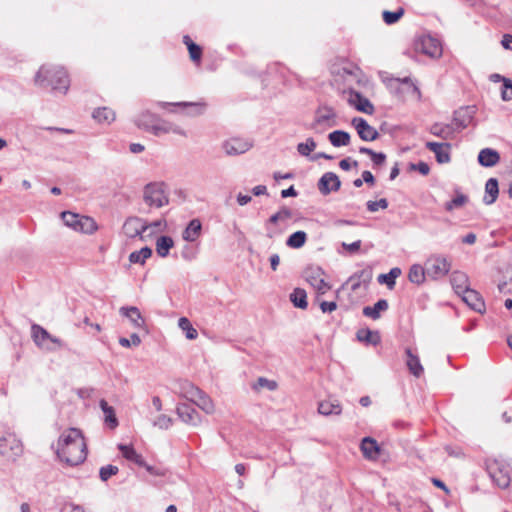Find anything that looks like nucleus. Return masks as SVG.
<instances>
[{"label": "nucleus", "instance_id": "37", "mask_svg": "<svg viewBox=\"0 0 512 512\" xmlns=\"http://www.w3.org/2000/svg\"><path fill=\"white\" fill-rule=\"evenodd\" d=\"M307 234L304 231H296L292 233L286 240V245L293 249H299L305 245Z\"/></svg>", "mask_w": 512, "mask_h": 512}, {"label": "nucleus", "instance_id": "23", "mask_svg": "<svg viewBox=\"0 0 512 512\" xmlns=\"http://www.w3.org/2000/svg\"><path fill=\"white\" fill-rule=\"evenodd\" d=\"M120 313L127 317L134 327L136 328H142L144 327L145 321L137 307L131 306V307H121Z\"/></svg>", "mask_w": 512, "mask_h": 512}, {"label": "nucleus", "instance_id": "61", "mask_svg": "<svg viewBox=\"0 0 512 512\" xmlns=\"http://www.w3.org/2000/svg\"><path fill=\"white\" fill-rule=\"evenodd\" d=\"M411 170H416L422 175H427L430 172V167L426 162H419L417 164L410 165Z\"/></svg>", "mask_w": 512, "mask_h": 512}, {"label": "nucleus", "instance_id": "19", "mask_svg": "<svg viewBox=\"0 0 512 512\" xmlns=\"http://www.w3.org/2000/svg\"><path fill=\"white\" fill-rule=\"evenodd\" d=\"M450 282L454 291L460 295L469 287V278L466 273L461 271H453L450 276Z\"/></svg>", "mask_w": 512, "mask_h": 512}, {"label": "nucleus", "instance_id": "31", "mask_svg": "<svg viewBox=\"0 0 512 512\" xmlns=\"http://www.w3.org/2000/svg\"><path fill=\"white\" fill-rule=\"evenodd\" d=\"M118 448L125 459L134 462L138 466L145 465L143 457L140 454H138L132 446L120 444Z\"/></svg>", "mask_w": 512, "mask_h": 512}, {"label": "nucleus", "instance_id": "42", "mask_svg": "<svg viewBox=\"0 0 512 512\" xmlns=\"http://www.w3.org/2000/svg\"><path fill=\"white\" fill-rule=\"evenodd\" d=\"M183 42L188 48L191 60L194 62H200L202 56L201 47L195 44L188 35L183 37Z\"/></svg>", "mask_w": 512, "mask_h": 512}, {"label": "nucleus", "instance_id": "43", "mask_svg": "<svg viewBox=\"0 0 512 512\" xmlns=\"http://www.w3.org/2000/svg\"><path fill=\"white\" fill-rule=\"evenodd\" d=\"M78 224L77 232L93 234L98 229L95 220L88 216H82Z\"/></svg>", "mask_w": 512, "mask_h": 512}, {"label": "nucleus", "instance_id": "30", "mask_svg": "<svg viewBox=\"0 0 512 512\" xmlns=\"http://www.w3.org/2000/svg\"><path fill=\"white\" fill-rule=\"evenodd\" d=\"M426 276L427 271H425V266L423 267L420 264H413L408 272L409 281L417 285L423 284Z\"/></svg>", "mask_w": 512, "mask_h": 512}, {"label": "nucleus", "instance_id": "52", "mask_svg": "<svg viewBox=\"0 0 512 512\" xmlns=\"http://www.w3.org/2000/svg\"><path fill=\"white\" fill-rule=\"evenodd\" d=\"M468 201V198L464 194H458L455 198L445 204V209L447 211H452L455 208H460L464 206Z\"/></svg>", "mask_w": 512, "mask_h": 512}, {"label": "nucleus", "instance_id": "25", "mask_svg": "<svg viewBox=\"0 0 512 512\" xmlns=\"http://www.w3.org/2000/svg\"><path fill=\"white\" fill-rule=\"evenodd\" d=\"M202 224L199 219H192L185 230L182 233V237L185 241H195L201 232Z\"/></svg>", "mask_w": 512, "mask_h": 512}, {"label": "nucleus", "instance_id": "59", "mask_svg": "<svg viewBox=\"0 0 512 512\" xmlns=\"http://www.w3.org/2000/svg\"><path fill=\"white\" fill-rule=\"evenodd\" d=\"M153 425L160 429H168L172 425V419L167 415L161 414L156 418Z\"/></svg>", "mask_w": 512, "mask_h": 512}, {"label": "nucleus", "instance_id": "41", "mask_svg": "<svg viewBox=\"0 0 512 512\" xmlns=\"http://www.w3.org/2000/svg\"><path fill=\"white\" fill-rule=\"evenodd\" d=\"M290 300L294 304L295 307L306 309L308 306L307 302V294L305 290L296 288L291 294H290Z\"/></svg>", "mask_w": 512, "mask_h": 512}, {"label": "nucleus", "instance_id": "44", "mask_svg": "<svg viewBox=\"0 0 512 512\" xmlns=\"http://www.w3.org/2000/svg\"><path fill=\"white\" fill-rule=\"evenodd\" d=\"M178 326L185 333L187 339L194 340L198 337L197 330L193 327L188 318L181 317L178 320Z\"/></svg>", "mask_w": 512, "mask_h": 512}, {"label": "nucleus", "instance_id": "46", "mask_svg": "<svg viewBox=\"0 0 512 512\" xmlns=\"http://www.w3.org/2000/svg\"><path fill=\"white\" fill-rule=\"evenodd\" d=\"M401 273L402 271L400 268L394 267L389 271V273L381 274L378 277V281L380 283H385L389 288H392L395 285L396 278H398L401 275Z\"/></svg>", "mask_w": 512, "mask_h": 512}, {"label": "nucleus", "instance_id": "58", "mask_svg": "<svg viewBox=\"0 0 512 512\" xmlns=\"http://www.w3.org/2000/svg\"><path fill=\"white\" fill-rule=\"evenodd\" d=\"M388 207V201L385 198H382L378 201H368L367 209L370 212H376L379 209H386Z\"/></svg>", "mask_w": 512, "mask_h": 512}, {"label": "nucleus", "instance_id": "57", "mask_svg": "<svg viewBox=\"0 0 512 512\" xmlns=\"http://www.w3.org/2000/svg\"><path fill=\"white\" fill-rule=\"evenodd\" d=\"M501 98L504 101L512 100V83L509 79L503 78V88L501 91Z\"/></svg>", "mask_w": 512, "mask_h": 512}, {"label": "nucleus", "instance_id": "40", "mask_svg": "<svg viewBox=\"0 0 512 512\" xmlns=\"http://www.w3.org/2000/svg\"><path fill=\"white\" fill-rule=\"evenodd\" d=\"M490 476L499 488L506 489L509 487L511 480L505 470L497 469L495 472H491Z\"/></svg>", "mask_w": 512, "mask_h": 512}, {"label": "nucleus", "instance_id": "12", "mask_svg": "<svg viewBox=\"0 0 512 512\" xmlns=\"http://www.w3.org/2000/svg\"><path fill=\"white\" fill-rule=\"evenodd\" d=\"M341 187V181L334 172L324 173L318 181V189L322 195L336 192Z\"/></svg>", "mask_w": 512, "mask_h": 512}, {"label": "nucleus", "instance_id": "55", "mask_svg": "<svg viewBox=\"0 0 512 512\" xmlns=\"http://www.w3.org/2000/svg\"><path fill=\"white\" fill-rule=\"evenodd\" d=\"M119 469L114 465H106L100 468L99 476L102 481H107L111 476L116 475Z\"/></svg>", "mask_w": 512, "mask_h": 512}, {"label": "nucleus", "instance_id": "45", "mask_svg": "<svg viewBox=\"0 0 512 512\" xmlns=\"http://www.w3.org/2000/svg\"><path fill=\"white\" fill-rule=\"evenodd\" d=\"M197 405L200 409L205 411L207 414H210L214 411V405L212 400L208 395H206L203 391L199 396L192 402Z\"/></svg>", "mask_w": 512, "mask_h": 512}, {"label": "nucleus", "instance_id": "63", "mask_svg": "<svg viewBox=\"0 0 512 512\" xmlns=\"http://www.w3.org/2000/svg\"><path fill=\"white\" fill-rule=\"evenodd\" d=\"M342 247H343L345 250H347L348 252H350V253H355V252H357V251L360 249V247H361V240H357V241H355V242H353V243H350V244L343 242V243H342Z\"/></svg>", "mask_w": 512, "mask_h": 512}, {"label": "nucleus", "instance_id": "9", "mask_svg": "<svg viewBox=\"0 0 512 512\" xmlns=\"http://www.w3.org/2000/svg\"><path fill=\"white\" fill-rule=\"evenodd\" d=\"M336 114L331 107L323 106L319 107L315 113L314 121L310 124L309 128L316 132L326 127H332L335 125Z\"/></svg>", "mask_w": 512, "mask_h": 512}, {"label": "nucleus", "instance_id": "4", "mask_svg": "<svg viewBox=\"0 0 512 512\" xmlns=\"http://www.w3.org/2000/svg\"><path fill=\"white\" fill-rule=\"evenodd\" d=\"M144 202L154 208H161L169 203L165 185L162 182H152L144 187Z\"/></svg>", "mask_w": 512, "mask_h": 512}, {"label": "nucleus", "instance_id": "54", "mask_svg": "<svg viewBox=\"0 0 512 512\" xmlns=\"http://www.w3.org/2000/svg\"><path fill=\"white\" fill-rule=\"evenodd\" d=\"M167 227V223L164 219L153 221L147 224V231H149L147 236H150L156 232H163Z\"/></svg>", "mask_w": 512, "mask_h": 512}, {"label": "nucleus", "instance_id": "26", "mask_svg": "<svg viewBox=\"0 0 512 512\" xmlns=\"http://www.w3.org/2000/svg\"><path fill=\"white\" fill-rule=\"evenodd\" d=\"M407 360L406 364L411 374L415 377H420L423 374V366L420 363V359L417 355H414L410 348L406 349Z\"/></svg>", "mask_w": 512, "mask_h": 512}, {"label": "nucleus", "instance_id": "14", "mask_svg": "<svg viewBox=\"0 0 512 512\" xmlns=\"http://www.w3.org/2000/svg\"><path fill=\"white\" fill-rule=\"evenodd\" d=\"M151 133L155 136H161L163 134L174 133L186 137L187 134L183 128L175 125L169 121L160 119L157 117L156 123L151 126Z\"/></svg>", "mask_w": 512, "mask_h": 512}, {"label": "nucleus", "instance_id": "62", "mask_svg": "<svg viewBox=\"0 0 512 512\" xmlns=\"http://www.w3.org/2000/svg\"><path fill=\"white\" fill-rule=\"evenodd\" d=\"M371 160L375 166H381L386 161V155L382 152L372 153Z\"/></svg>", "mask_w": 512, "mask_h": 512}, {"label": "nucleus", "instance_id": "22", "mask_svg": "<svg viewBox=\"0 0 512 512\" xmlns=\"http://www.w3.org/2000/svg\"><path fill=\"white\" fill-rule=\"evenodd\" d=\"M318 412L324 416L340 415L342 412V407L339 401L336 399L324 400L319 403Z\"/></svg>", "mask_w": 512, "mask_h": 512}, {"label": "nucleus", "instance_id": "15", "mask_svg": "<svg viewBox=\"0 0 512 512\" xmlns=\"http://www.w3.org/2000/svg\"><path fill=\"white\" fill-rule=\"evenodd\" d=\"M348 102L360 112L366 114H372L374 112L372 103L359 92L352 89L348 91Z\"/></svg>", "mask_w": 512, "mask_h": 512}, {"label": "nucleus", "instance_id": "20", "mask_svg": "<svg viewBox=\"0 0 512 512\" xmlns=\"http://www.w3.org/2000/svg\"><path fill=\"white\" fill-rule=\"evenodd\" d=\"M430 133L444 140L453 139L455 128L453 124L434 123L430 127Z\"/></svg>", "mask_w": 512, "mask_h": 512}, {"label": "nucleus", "instance_id": "53", "mask_svg": "<svg viewBox=\"0 0 512 512\" xmlns=\"http://www.w3.org/2000/svg\"><path fill=\"white\" fill-rule=\"evenodd\" d=\"M404 14L403 8H399L397 11L390 12V11H384L383 12V20L386 24L391 25L396 23Z\"/></svg>", "mask_w": 512, "mask_h": 512}, {"label": "nucleus", "instance_id": "16", "mask_svg": "<svg viewBox=\"0 0 512 512\" xmlns=\"http://www.w3.org/2000/svg\"><path fill=\"white\" fill-rule=\"evenodd\" d=\"M426 148L435 154L436 160L440 164L450 162V149L449 143L427 142Z\"/></svg>", "mask_w": 512, "mask_h": 512}, {"label": "nucleus", "instance_id": "18", "mask_svg": "<svg viewBox=\"0 0 512 512\" xmlns=\"http://www.w3.org/2000/svg\"><path fill=\"white\" fill-rule=\"evenodd\" d=\"M176 412L179 418L186 424L196 426L201 421L198 412L189 404H179Z\"/></svg>", "mask_w": 512, "mask_h": 512}, {"label": "nucleus", "instance_id": "38", "mask_svg": "<svg viewBox=\"0 0 512 512\" xmlns=\"http://www.w3.org/2000/svg\"><path fill=\"white\" fill-rule=\"evenodd\" d=\"M357 339L361 342H366L372 345H378L380 343L379 333L369 329L359 330L357 332Z\"/></svg>", "mask_w": 512, "mask_h": 512}, {"label": "nucleus", "instance_id": "21", "mask_svg": "<svg viewBox=\"0 0 512 512\" xmlns=\"http://www.w3.org/2000/svg\"><path fill=\"white\" fill-rule=\"evenodd\" d=\"M500 160L499 153L490 148H484L479 152L478 161L484 167H493Z\"/></svg>", "mask_w": 512, "mask_h": 512}, {"label": "nucleus", "instance_id": "34", "mask_svg": "<svg viewBox=\"0 0 512 512\" xmlns=\"http://www.w3.org/2000/svg\"><path fill=\"white\" fill-rule=\"evenodd\" d=\"M328 139L334 147L347 146L350 143L349 133L342 130L331 132Z\"/></svg>", "mask_w": 512, "mask_h": 512}, {"label": "nucleus", "instance_id": "35", "mask_svg": "<svg viewBox=\"0 0 512 512\" xmlns=\"http://www.w3.org/2000/svg\"><path fill=\"white\" fill-rule=\"evenodd\" d=\"M174 246V241L170 236H161L156 240L157 254L165 258L169 254V250Z\"/></svg>", "mask_w": 512, "mask_h": 512}, {"label": "nucleus", "instance_id": "6", "mask_svg": "<svg viewBox=\"0 0 512 512\" xmlns=\"http://www.w3.org/2000/svg\"><path fill=\"white\" fill-rule=\"evenodd\" d=\"M416 52L422 53L432 59H438L443 54L442 43L431 35H422L414 42Z\"/></svg>", "mask_w": 512, "mask_h": 512}, {"label": "nucleus", "instance_id": "50", "mask_svg": "<svg viewBox=\"0 0 512 512\" xmlns=\"http://www.w3.org/2000/svg\"><path fill=\"white\" fill-rule=\"evenodd\" d=\"M273 391L277 388V383L274 380H269L265 377H259L257 381L252 385V389L260 391L262 389Z\"/></svg>", "mask_w": 512, "mask_h": 512}, {"label": "nucleus", "instance_id": "60", "mask_svg": "<svg viewBox=\"0 0 512 512\" xmlns=\"http://www.w3.org/2000/svg\"><path fill=\"white\" fill-rule=\"evenodd\" d=\"M460 114H461L460 111L455 112L453 121L451 123V124H453V127L455 128V132L466 128L468 125V121L466 119H461Z\"/></svg>", "mask_w": 512, "mask_h": 512}, {"label": "nucleus", "instance_id": "5", "mask_svg": "<svg viewBox=\"0 0 512 512\" xmlns=\"http://www.w3.org/2000/svg\"><path fill=\"white\" fill-rule=\"evenodd\" d=\"M451 269V261L444 255L433 254L425 261V271L432 280H439L445 277Z\"/></svg>", "mask_w": 512, "mask_h": 512}, {"label": "nucleus", "instance_id": "10", "mask_svg": "<svg viewBox=\"0 0 512 512\" xmlns=\"http://www.w3.org/2000/svg\"><path fill=\"white\" fill-rule=\"evenodd\" d=\"M253 144L250 140L241 137H231L223 141L221 147L226 155L237 156L244 154L252 148Z\"/></svg>", "mask_w": 512, "mask_h": 512}, {"label": "nucleus", "instance_id": "2", "mask_svg": "<svg viewBox=\"0 0 512 512\" xmlns=\"http://www.w3.org/2000/svg\"><path fill=\"white\" fill-rule=\"evenodd\" d=\"M35 82L40 86H51L52 89L64 93L69 88V78L62 67L42 66L36 74Z\"/></svg>", "mask_w": 512, "mask_h": 512}, {"label": "nucleus", "instance_id": "33", "mask_svg": "<svg viewBox=\"0 0 512 512\" xmlns=\"http://www.w3.org/2000/svg\"><path fill=\"white\" fill-rule=\"evenodd\" d=\"M201 392L202 390L191 382L185 381L180 384V395L190 402H193Z\"/></svg>", "mask_w": 512, "mask_h": 512}, {"label": "nucleus", "instance_id": "51", "mask_svg": "<svg viewBox=\"0 0 512 512\" xmlns=\"http://www.w3.org/2000/svg\"><path fill=\"white\" fill-rule=\"evenodd\" d=\"M292 217V211L287 207H282L275 214L271 215L269 218V222L272 224H276L280 221L284 222Z\"/></svg>", "mask_w": 512, "mask_h": 512}, {"label": "nucleus", "instance_id": "13", "mask_svg": "<svg viewBox=\"0 0 512 512\" xmlns=\"http://www.w3.org/2000/svg\"><path fill=\"white\" fill-rule=\"evenodd\" d=\"M352 125L363 141H374L379 137L378 131L363 118H354Z\"/></svg>", "mask_w": 512, "mask_h": 512}, {"label": "nucleus", "instance_id": "27", "mask_svg": "<svg viewBox=\"0 0 512 512\" xmlns=\"http://www.w3.org/2000/svg\"><path fill=\"white\" fill-rule=\"evenodd\" d=\"M361 451L368 459H376L379 455V446L376 440L366 437L361 442Z\"/></svg>", "mask_w": 512, "mask_h": 512}, {"label": "nucleus", "instance_id": "56", "mask_svg": "<svg viewBox=\"0 0 512 512\" xmlns=\"http://www.w3.org/2000/svg\"><path fill=\"white\" fill-rule=\"evenodd\" d=\"M119 344L122 346V347H131V346H139L141 344V338L139 337L138 334L136 333H133L130 335V338H124V337H121L119 339Z\"/></svg>", "mask_w": 512, "mask_h": 512}, {"label": "nucleus", "instance_id": "17", "mask_svg": "<svg viewBox=\"0 0 512 512\" xmlns=\"http://www.w3.org/2000/svg\"><path fill=\"white\" fill-rule=\"evenodd\" d=\"M459 296H461L463 302H465L474 311L482 313L485 310L484 301L477 291L468 288Z\"/></svg>", "mask_w": 512, "mask_h": 512}, {"label": "nucleus", "instance_id": "8", "mask_svg": "<svg viewBox=\"0 0 512 512\" xmlns=\"http://www.w3.org/2000/svg\"><path fill=\"white\" fill-rule=\"evenodd\" d=\"M305 280L317 291L318 294H325L331 286L324 280V271L317 266H311L304 271Z\"/></svg>", "mask_w": 512, "mask_h": 512}, {"label": "nucleus", "instance_id": "24", "mask_svg": "<svg viewBox=\"0 0 512 512\" xmlns=\"http://www.w3.org/2000/svg\"><path fill=\"white\" fill-rule=\"evenodd\" d=\"M388 307L389 305L387 300L380 299L374 304V306H365L362 312L364 316L377 320L380 318L381 312L386 311Z\"/></svg>", "mask_w": 512, "mask_h": 512}, {"label": "nucleus", "instance_id": "32", "mask_svg": "<svg viewBox=\"0 0 512 512\" xmlns=\"http://www.w3.org/2000/svg\"><path fill=\"white\" fill-rule=\"evenodd\" d=\"M92 116L101 124H110L115 120V112L108 107L95 109Z\"/></svg>", "mask_w": 512, "mask_h": 512}, {"label": "nucleus", "instance_id": "49", "mask_svg": "<svg viewBox=\"0 0 512 512\" xmlns=\"http://www.w3.org/2000/svg\"><path fill=\"white\" fill-rule=\"evenodd\" d=\"M317 144L313 138H307L305 142L297 145V152L301 156L308 157L312 151L315 150Z\"/></svg>", "mask_w": 512, "mask_h": 512}, {"label": "nucleus", "instance_id": "7", "mask_svg": "<svg viewBox=\"0 0 512 512\" xmlns=\"http://www.w3.org/2000/svg\"><path fill=\"white\" fill-rule=\"evenodd\" d=\"M23 453L22 442L14 433L5 432L0 435V454L8 460H16Z\"/></svg>", "mask_w": 512, "mask_h": 512}, {"label": "nucleus", "instance_id": "11", "mask_svg": "<svg viewBox=\"0 0 512 512\" xmlns=\"http://www.w3.org/2000/svg\"><path fill=\"white\" fill-rule=\"evenodd\" d=\"M122 230L129 238H135L138 236L143 238V234L147 231V223L136 216L128 217L122 226Z\"/></svg>", "mask_w": 512, "mask_h": 512}, {"label": "nucleus", "instance_id": "28", "mask_svg": "<svg viewBox=\"0 0 512 512\" xmlns=\"http://www.w3.org/2000/svg\"><path fill=\"white\" fill-rule=\"evenodd\" d=\"M499 193L498 181L495 178H490L485 184V196L483 201L487 205L493 204Z\"/></svg>", "mask_w": 512, "mask_h": 512}, {"label": "nucleus", "instance_id": "47", "mask_svg": "<svg viewBox=\"0 0 512 512\" xmlns=\"http://www.w3.org/2000/svg\"><path fill=\"white\" fill-rule=\"evenodd\" d=\"M158 105L162 108H166L168 106H177V107H191L195 109L194 114H202L204 111V105L200 103H194V102H176V103H169V102H159Z\"/></svg>", "mask_w": 512, "mask_h": 512}, {"label": "nucleus", "instance_id": "48", "mask_svg": "<svg viewBox=\"0 0 512 512\" xmlns=\"http://www.w3.org/2000/svg\"><path fill=\"white\" fill-rule=\"evenodd\" d=\"M81 217H82L81 215L75 214V213H72L69 211L62 212V214H61V218H62L64 224L66 226L72 228L75 231H77V228L79 226L78 223L80 222Z\"/></svg>", "mask_w": 512, "mask_h": 512}, {"label": "nucleus", "instance_id": "29", "mask_svg": "<svg viewBox=\"0 0 512 512\" xmlns=\"http://www.w3.org/2000/svg\"><path fill=\"white\" fill-rule=\"evenodd\" d=\"M100 408L104 413V421L111 428L114 429L118 426V420L115 415V410L112 406L108 405L107 401L101 399L99 402Z\"/></svg>", "mask_w": 512, "mask_h": 512}, {"label": "nucleus", "instance_id": "1", "mask_svg": "<svg viewBox=\"0 0 512 512\" xmlns=\"http://www.w3.org/2000/svg\"><path fill=\"white\" fill-rule=\"evenodd\" d=\"M56 454L67 465L81 464L87 456V447L81 431L76 428L63 431L57 442Z\"/></svg>", "mask_w": 512, "mask_h": 512}, {"label": "nucleus", "instance_id": "39", "mask_svg": "<svg viewBox=\"0 0 512 512\" xmlns=\"http://www.w3.org/2000/svg\"><path fill=\"white\" fill-rule=\"evenodd\" d=\"M152 255V249L149 247H143L138 251H134L129 255V261L132 264L143 265L145 261Z\"/></svg>", "mask_w": 512, "mask_h": 512}, {"label": "nucleus", "instance_id": "64", "mask_svg": "<svg viewBox=\"0 0 512 512\" xmlns=\"http://www.w3.org/2000/svg\"><path fill=\"white\" fill-rule=\"evenodd\" d=\"M320 308H321L322 312H324V313L332 312V311L336 310L337 304H336V302H333V301H331V302L323 301L320 304Z\"/></svg>", "mask_w": 512, "mask_h": 512}, {"label": "nucleus", "instance_id": "3", "mask_svg": "<svg viewBox=\"0 0 512 512\" xmlns=\"http://www.w3.org/2000/svg\"><path fill=\"white\" fill-rule=\"evenodd\" d=\"M31 337L39 348L46 351H55L64 347L61 339L51 335L45 328L38 324L31 326Z\"/></svg>", "mask_w": 512, "mask_h": 512}, {"label": "nucleus", "instance_id": "36", "mask_svg": "<svg viewBox=\"0 0 512 512\" xmlns=\"http://www.w3.org/2000/svg\"><path fill=\"white\" fill-rule=\"evenodd\" d=\"M157 116L149 111L141 113L136 119V125L151 133V126L156 123Z\"/></svg>", "mask_w": 512, "mask_h": 512}]
</instances>
